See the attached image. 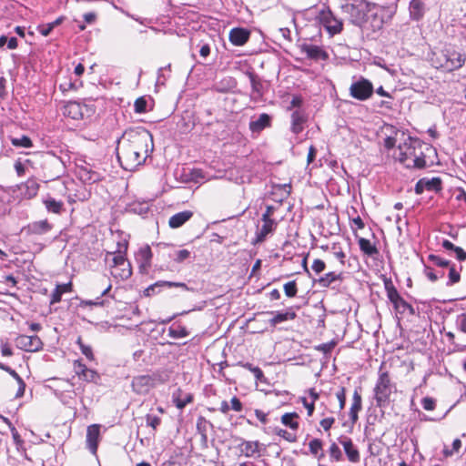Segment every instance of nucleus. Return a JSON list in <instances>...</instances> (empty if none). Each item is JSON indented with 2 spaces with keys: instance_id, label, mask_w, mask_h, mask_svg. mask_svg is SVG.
I'll list each match as a JSON object with an SVG mask.
<instances>
[{
  "instance_id": "obj_37",
  "label": "nucleus",
  "mask_w": 466,
  "mask_h": 466,
  "mask_svg": "<svg viewBox=\"0 0 466 466\" xmlns=\"http://www.w3.org/2000/svg\"><path fill=\"white\" fill-rule=\"evenodd\" d=\"M298 417L299 415L296 412L285 413L281 417V422L291 430L296 431L299 428V422L296 420Z\"/></svg>"
},
{
  "instance_id": "obj_22",
  "label": "nucleus",
  "mask_w": 466,
  "mask_h": 466,
  "mask_svg": "<svg viewBox=\"0 0 466 466\" xmlns=\"http://www.w3.org/2000/svg\"><path fill=\"white\" fill-rule=\"evenodd\" d=\"M193 217V212L190 210H184L182 212H178L172 217H170L168 220V225L171 228H177L183 226L187 221H188Z\"/></svg>"
},
{
  "instance_id": "obj_35",
  "label": "nucleus",
  "mask_w": 466,
  "mask_h": 466,
  "mask_svg": "<svg viewBox=\"0 0 466 466\" xmlns=\"http://www.w3.org/2000/svg\"><path fill=\"white\" fill-rule=\"evenodd\" d=\"M358 242H359L360 250L364 254H366L370 257H373V256L379 254V250L376 248V246L371 244V242L369 239L360 238Z\"/></svg>"
},
{
  "instance_id": "obj_50",
  "label": "nucleus",
  "mask_w": 466,
  "mask_h": 466,
  "mask_svg": "<svg viewBox=\"0 0 466 466\" xmlns=\"http://www.w3.org/2000/svg\"><path fill=\"white\" fill-rule=\"evenodd\" d=\"M446 337L449 339V341L452 344L453 351L462 352L466 350V345H461L454 341L455 336L453 332H446Z\"/></svg>"
},
{
  "instance_id": "obj_8",
  "label": "nucleus",
  "mask_w": 466,
  "mask_h": 466,
  "mask_svg": "<svg viewBox=\"0 0 466 466\" xmlns=\"http://www.w3.org/2000/svg\"><path fill=\"white\" fill-rule=\"evenodd\" d=\"M341 10L353 25H360L365 20V12L360 5L347 2L341 5Z\"/></svg>"
},
{
  "instance_id": "obj_55",
  "label": "nucleus",
  "mask_w": 466,
  "mask_h": 466,
  "mask_svg": "<svg viewBox=\"0 0 466 466\" xmlns=\"http://www.w3.org/2000/svg\"><path fill=\"white\" fill-rule=\"evenodd\" d=\"M311 268L316 274H320L321 272H323L325 270L326 263L319 258H316V259H314V261L311 265Z\"/></svg>"
},
{
  "instance_id": "obj_13",
  "label": "nucleus",
  "mask_w": 466,
  "mask_h": 466,
  "mask_svg": "<svg viewBox=\"0 0 466 466\" xmlns=\"http://www.w3.org/2000/svg\"><path fill=\"white\" fill-rule=\"evenodd\" d=\"M74 370L79 379L86 382L97 383L100 376L99 374L91 369H88L81 360H77L74 361Z\"/></svg>"
},
{
  "instance_id": "obj_23",
  "label": "nucleus",
  "mask_w": 466,
  "mask_h": 466,
  "mask_svg": "<svg viewBox=\"0 0 466 466\" xmlns=\"http://www.w3.org/2000/svg\"><path fill=\"white\" fill-rule=\"evenodd\" d=\"M271 117L269 115L263 113L259 115L258 119L252 120L249 123V128L253 133H259L264 128L270 126Z\"/></svg>"
},
{
  "instance_id": "obj_36",
  "label": "nucleus",
  "mask_w": 466,
  "mask_h": 466,
  "mask_svg": "<svg viewBox=\"0 0 466 466\" xmlns=\"http://www.w3.org/2000/svg\"><path fill=\"white\" fill-rule=\"evenodd\" d=\"M309 448L310 453L317 457L319 460L324 458L325 454L323 452V442L319 439H313L309 443Z\"/></svg>"
},
{
  "instance_id": "obj_57",
  "label": "nucleus",
  "mask_w": 466,
  "mask_h": 466,
  "mask_svg": "<svg viewBox=\"0 0 466 466\" xmlns=\"http://www.w3.org/2000/svg\"><path fill=\"white\" fill-rule=\"evenodd\" d=\"M456 327L461 332L466 333V313H462L457 316Z\"/></svg>"
},
{
  "instance_id": "obj_34",
  "label": "nucleus",
  "mask_w": 466,
  "mask_h": 466,
  "mask_svg": "<svg viewBox=\"0 0 466 466\" xmlns=\"http://www.w3.org/2000/svg\"><path fill=\"white\" fill-rule=\"evenodd\" d=\"M71 287L72 284L70 282L66 284L57 285L51 295L50 303L56 304L60 302L62 295L66 292L71 291Z\"/></svg>"
},
{
  "instance_id": "obj_62",
  "label": "nucleus",
  "mask_w": 466,
  "mask_h": 466,
  "mask_svg": "<svg viewBox=\"0 0 466 466\" xmlns=\"http://www.w3.org/2000/svg\"><path fill=\"white\" fill-rule=\"evenodd\" d=\"M230 403H231V406H230L231 410L238 411V412L242 410L243 405H242L241 401L239 400V399H238L237 397H233L230 400Z\"/></svg>"
},
{
  "instance_id": "obj_56",
  "label": "nucleus",
  "mask_w": 466,
  "mask_h": 466,
  "mask_svg": "<svg viewBox=\"0 0 466 466\" xmlns=\"http://www.w3.org/2000/svg\"><path fill=\"white\" fill-rule=\"evenodd\" d=\"M421 405L426 410H433L436 406V400L431 397H424L421 400Z\"/></svg>"
},
{
  "instance_id": "obj_19",
  "label": "nucleus",
  "mask_w": 466,
  "mask_h": 466,
  "mask_svg": "<svg viewBox=\"0 0 466 466\" xmlns=\"http://www.w3.org/2000/svg\"><path fill=\"white\" fill-rule=\"evenodd\" d=\"M250 36V32L242 27L232 28L229 32L228 38L232 45L241 46L245 45Z\"/></svg>"
},
{
  "instance_id": "obj_15",
  "label": "nucleus",
  "mask_w": 466,
  "mask_h": 466,
  "mask_svg": "<svg viewBox=\"0 0 466 466\" xmlns=\"http://www.w3.org/2000/svg\"><path fill=\"white\" fill-rule=\"evenodd\" d=\"M339 442L342 445L348 460L352 463H358L360 461V455L358 449L354 446L350 438L341 436Z\"/></svg>"
},
{
  "instance_id": "obj_6",
  "label": "nucleus",
  "mask_w": 466,
  "mask_h": 466,
  "mask_svg": "<svg viewBox=\"0 0 466 466\" xmlns=\"http://www.w3.org/2000/svg\"><path fill=\"white\" fill-rule=\"evenodd\" d=\"M317 17L329 35H334L341 32L342 22L338 19L329 8L321 9Z\"/></svg>"
},
{
  "instance_id": "obj_42",
  "label": "nucleus",
  "mask_w": 466,
  "mask_h": 466,
  "mask_svg": "<svg viewBox=\"0 0 466 466\" xmlns=\"http://www.w3.org/2000/svg\"><path fill=\"white\" fill-rule=\"evenodd\" d=\"M169 336L174 339H180L188 336V331L185 327L169 328Z\"/></svg>"
},
{
  "instance_id": "obj_29",
  "label": "nucleus",
  "mask_w": 466,
  "mask_h": 466,
  "mask_svg": "<svg viewBox=\"0 0 466 466\" xmlns=\"http://www.w3.org/2000/svg\"><path fill=\"white\" fill-rule=\"evenodd\" d=\"M80 179L86 183H95L100 179V175L87 167H80L78 170Z\"/></svg>"
},
{
  "instance_id": "obj_20",
  "label": "nucleus",
  "mask_w": 466,
  "mask_h": 466,
  "mask_svg": "<svg viewBox=\"0 0 466 466\" xmlns=\"http://www.w3.org/2000/svg\"><path fill=\"white\" fill-rule=\"evenodd\" d=\"M100 435V428L97 424L90 425L86 431V446L88 450L96 454L98 446V440Z\"/></svg>"
},
{
  "instance_id": "obj_64",
  "label": "nucleus",
  "mask_w": 466,
  "mask_h": 466,
  "mask_svg": "<svg viewBox=\"0 0 466 466\" xmlns=\"http://www.w3.org/2000/svg\"><path fill=\"white\" fill-rule=\"evenodd\" d=\"M454 252L456 253V258L459 261L466 260V252L461 248L456 247Z\"/></svg>"
},
{
  "instance_id": "obj_46",
  "label": "nucleus",
  "mask_w": 466,
  "mask_h": 466,
  "mask_svg": "<svg viewBox=\"0 0 466 466\" xmlns=\"http://www.w3.org/2000/svg\"><path fill=\"white\" fill-rule=\"evenodd\" d=\"M329 453L331 460H334L336 461H339L342 460V452L339 447L335 442L330 444Z\"/></svg>"
},
{
  "instance_id": "obj_41",
  "label": "nucleus",
  "mask_w": 466,
  "mask_h": 466,
  "mask_svg": "<svg viewBox=\"0 0 466 466\" xmlns=\"http://www.w3.org/2000/svg\"><path fill=\"white\" fill-rule=\"evenodd\" d=\"M11 143L13 146L17 147L29 148L33 147L32 140L27 136H23L21 137H12Z\"/></svg>"
},
{
  "instance_id": "obj_63",
  "label": "nucleus",
  "mask_w": 466,
  "mask_h": 466,
  "mask_svg": "<svg viewBox=\"0 0 466 466\" xmlns=\"http://www.w3.org/2000/svg\"><path fill=\"white\" fill-rule=\"evenodd\" d=\"M335 421V419L334 418H325L323 420H320V425L321 427L325 430V431H329L332 424L334 423Z\"/></svg>"
},
{
  "instance_id": "obj_30",
  "label": "nucleus",
  "mask_w": 466,
  "mask_h": 466,
  "mask_svg": "<svg viewBox=\"0 0 466 466\" xmlns=\"http://www.w3.org/2000/svg\"><path fill=\"white\" fill-rule=\"evenodd\" d=\"M23 187L25 197L30 199L37 195L40 185L35 178H30L23 185Z\"/></svg>"
},
{
  "instance_id": "obj_39",
  "label": "nucleus",
  "mask_w": 466,
  "mask_h": 466,
  "mask_svg": "<svg viewBox=\"0 0 466 466\" xmlns=\"http://www.w3.org/2000/svg\"><path fill=\"white\" fill-rule=\"evenodd\" d=\"M160 286H167V287H179V288H182L184 289H187V287L185 283H182V282H170V281H158L157 283H155L154 285L148 287L147 289H146V292H147V295H150V292H154L155 289L157 287H160Z\"/></svg>"
},
{
  "instance_id": "obj_58",
  "label": "nucleus",
  "mask_w": 466,
  "mask_h": 466,
  "mask_svg": "<svg viewBox=\"0 0 466 466\" xmlns=\"http://www.w3.org/2000/svg\"><path fill=\"white\" fill-rule=\"evenodd\" d=\"M331 249L333 250V255L336 258H338L342 266L345 265L344 258H346V254L342 251L340 248L337 247V244H333Z\"/></svg>"
},
{
  "instance_id": "obj_12",
  "label": "nucleus",
  "mask_w": 466,
  "mask_h": 466,
  "mask_svg": "<svg viewBox=\"0 0 466 466\" xmlns=\"http://www.w3.org/2000/svg\"><path fill=\"white\" fill-rule=\"evenodd\" d=\"M155 379L150 375H139L133 378L131 385L135 392L146 394L155 387Z\"/></svg>"
},
{
  "instance_id": "obj_49",
  "label": "nucleus",
  "mask_w": 466,
  "mask_h": 466,
  "mask_svg": "<svg viewBox=\"0 0 466 466\" xmlns=\"http://www.w3.org/2000/svg\"><path fill=\"white\" fill-rule=\"evenodd\" d=\"M173 398L176 407L179 410L184 409L187 404L192 402L193 400V396L191 394H187L184 399L177 398L175 397V395L173 396Z\"/></svg>"
},
{
  "instance_id": "obj_26",
  "label": "nucleus",
  "mask_w": 466,
  "mask_h": 466,
  "mask_svg": "<svg viewBox=\"0 0 466 466\" xmlns=\"http://www.w3.org/2000/svg\"><path fill=\"white\" fill-rule=\"evenodd\" d=\"M362 408V399L358 390H355L352 397V403L350 410V417L352 423H356L359 416L358 413Z\"/></svg>"
},
{
  "instance_id": "obj_27",
  "label": "nucleus",
  "mask_w": 466,
  "mask_h": 466,
  "mask_svg": "<svg viewBox=\"0 0 466 466\" xmlns=\"http://www.w3.org/2000/svg\"><path fill=\"white\" fill-rule=\"evenodd\" d=\"M248 78L250 80L252 94L251 96L254 100H258L263 96V84L259 77L254 73L248 74Z\"/></svg>"
},
{
  "instance_id": "obj_4",
  "label": "nucleus",
  "mask_w": 466,
  "mask_h": 466,
  "mask_svg": "<svg viewBox=\"0 0 466 466\" xmlns=\"http://www.w3.org/2000/svg\"><path fill=\"white\" fill-rule=\"evenodd\" d=\"M237 441L238 443L236 448L248 458H259L266 450L265 445L258 441H246L243 438H238Z\"/></svg>"
},
{
  "instance_id": "obj_32",
  "label": "nucleus",
  "mask_w": 466,
  "mask_h": 466,
  "mask_svg": "<svg viewBox=\"0 0 466 466\" xmlns=\"http://www.w3.org/2000/svg\"><path fill=\"white\" fill-rule=\"evenodd\" d=\"M270 314H274V317L269 319V323L271 326H276L279 323L291 320L296 318V313L294 311H287V312H269Z\"/></svg>"
},
{
  "instance_id": "obj_53",
  "label": "nucleus",
  "mask_w": 466,
  "mask_h": 466,
  "mask_svg": "<svg viewBox=\"0 0 466 466\" xmlns=\"http://www.w3.org/2000/svg\"><path fill=\"white\" fill-rule=\"evenodd\" d=\"M147 102L144 97H138L136 99L134 107L137 113H145L147 111Z\"/></svg>"
},
{
  "instance_id": "obj_43",
  "label": "nucleus",
  "mask_w": 466,
  "mask_h": 466,
  "mask_svg": "<svg viewBox=\"0 0 466 466\" xmlns=\"http://www.w3.org/2000/svg\"><path fill=\"white\" fill-rule=\"evenodd\" d=\"M76 343L79 346L81 352L89 360H94L95 357H94V354H93L92 348L90 346H88V345L84 344L80 337H78V339L76 340Z\"/></svg>"
},
{
  "instance_id": "obj_47",
  "label": "nucleus",
  "mask_w": 466,
  "mask_h": 466,
  "mask_svg": "<svg viewBox=\"0 0 466 466\" xmlns=\"http://www.w3.org/2000/svg\"><path fill=\"white\" fill-rule=\"evenodd\" d=\"M284 292H285V295L289 298H293L297 295V292H298V288H297V283L295 280H292V281H289V282H287L285 285H284Z\"/></svg>"
},
{
  "instance_id": "obj_33",
  "label": "nucleus",
  "mask_w": 466,
  "mask_h": 466,
  "mask_svg": "<svg viewBox=\"0 0 466 466\" xmlns=\"http://www.w3.org/2000/svg\"><path fill=\"white\" fill-rule=\"evenodd\" d=\"M43 203L48 212L54 214H61L64 210V203L62 201H57L53 198H47L44 199Z\"/></svg>"
},
{
  "instance_id": "obj_18",
  "label": "nucleus",
  "mask_w": 466,
  "mask_h": 466,
  "mask_svg": "<svg viewBox=\"0 0 466 466\" xmlns=\"http://www.w3.org/2000/svg\"><path fill=\"white\" fill-rule=\"evenodd\" d=\"M300 48L302 53H304L309 58L313 59L315 61H324L329 58L328 53L325 50H323L320 46L310 44H303Z\"/></svg>"
},
{
  "instance_id": "obj_54",
  "label": "nucleus",
  "mask_w": 466,
  "mask_h": 466,
  "mask_svg": "<svg viewBox=\"0 0 466 466\" xmlns=\"http://www.w3.org/2000/svg\"><path fill=\"white\" fill-rule=\"evenodd\" d=\"M277 434L289 442H295L297 441V436L295 433L289 432L283 429L278 430Z\"/></svg>"
},
{
  "instance_id": "obj_52",
  "label": "nucleus",
  "mask_w": 466,
  "mask_h": 466,
  "mask_svg": "<svg viewBox=\"0 0 466 466\" xmlns=\"http://www.w3.org/2000/svg\"><path fill=\"white\" fill-rule=\"evenodd\" d=\"M190 257V251L187 249H179L175 251L174 260L177 263H181Z\"/></svg>"
},
{
  "instance_id": "obj_44",
  "label": "nucleus",
  "mask_w": 466,
  "mask_h": 466,
  "mask_svg": "<svg viewBox=\"0 0 466 466\" xmlns=\"http://www.w3.org/2000/svg\"><path fill=\"white\" fill-rule=\"evenodd\" d=\"M428 259L432 262L434 265L441 267V268H449L451 263L450 260L444 259L439 256L431 254L428 257Z\"/></svg>"
},
{
  "instance_id": "obj_60",
  "label": "nucleus",
  "mask_w": 466,
  "mask_h": 466,
  "mask_svg": "<svg viewBox=\"0 0 466 466\" xmlns=\"http://www.w3.org/2000/svg\"><path fill=\"white\" fill-rule=\"evenodd\" d=\"M423 272L431 282H435L439 279L438 274L435 273L434 270L429 266H424Z\"/></svg>"
},
{
  "instance_id": "obj_9",
  "label": "nucleus",
  "mask_w": 466,
  "mask_h": 466,
  "mask_svg": "<svg viewBox=\"0 0 466 466\" xmlns=\"http://www.w3.org/2000/svg\"><path fill=\"white\" fill-rule=\"evenodd\" d=\"M15 345L22 350L34 352L42 349L43 342L36 335H19L15 339Z\"/></svg>"
},
{
  "instance_id": "obj_11",
  "label": "nucleus",
  "mask_w": 466,
  "mask_h": 466,
  "mask_svg": "<svg viewBox=\"0 0 466 466\" xmlns=\"http://www.w3.org/2000/svg\"><path fill=\"white\" fill-rule=\"evenodd\" d=\"M90 108L86 105H81L76 101H69L64 106L63 114L72 119H82L86 114L90 113Z\"/></svg>"
},
{
  "instance_id": "obj_14",
  "label": "nucleus",
  "mask_w": 466,
  "mask_h": 466,
  "mask_svg": "<svg viewBox=\"0 0 466 466\" xmlns=\"http://www.w3.org/2000/svg\"><path fill=\"white\" fill-rule=\"evenodd\" d=\"M441 185L442 181L440 177H423L416 183L414 190L418 195L422 194L425 189L429 191L440 192L442 189Z\"/></svg>"
},
{
  "instance_id": "obj_3",
  "label": "nucleus",
  "mask_w": 466,
  "mask_h": 466,
  "mask_svg": "<svg viewBox=\"0 0 466 466\" xmlns=\"http://www.w3.org/2000/svg\"><path fill=\"white\" fill-rule=\"evenodd\" d=\"M393 388L394 386L390 381L389 372L383 370V364H381L379 370V378L374 388V398L377 406L383 407L389 402Z\"/></svg>"
},
{
  "instance_id": "obj_61",
  "label": "nucleus",
  "mask_w": 466,
  "mask_h": 466,
  "mask_svg": "<svg viewBox=\"0 0 466 466\" xmlns=\"http://www.w3.org/2000/svg\"><path fill=\"white\" fill-rule=\"evenodd\" d=\"M461 447V441L459 439H455L452 442L451 451H444L446 456H451L454 452H458Z\"/></svg>"
},
{
  "instance_id": "obj_10",
  "label": "nucleus",
  "mask_w": 466,
  "mask_h": 466,
  "mask_svg": "<svg viewBox=\"0 0 466 466\" xmlns=\"http://www.w3.org/2000/svg\"><path fill=\"white\" fill-rule=\"evenodd\" d=\"M448 64L445 65V72H452L463 66L466 61V56L452 48H446V58Z\"/></svg>"
},
{
  "instance_id": "obj_5",
  "label": "nucleus",
  "mask_w": 466,
  "mask_h": 466,
  "mask_svg": "<svg viewBox=\"0 0 466 466\" xmlns=\"http://www.w3.org/2000/svg\"><path fill=\"white\" fill-rule=\"evenodd\" d=\"M373 92L374 88L372 83L364 77H360L359 80L353 82L350 87V95L360 101L369 99Z\"/></svg>"
},
{
  "instance_id": "obj_24",
  "label": "nucleus",
  "mask_w": 466,
  "mask_h": 466,
  "mask_svg": "<svg viewBox=\"0 0 466 466\" xmlns=\"http://www.w3.org/2000/svg\"><path fill=\"white\" fill-rule=\"evenodd\" d=\"M263 225L257 232V242H263L266 237L274 231L277 227V222L273 218H268L266 220H262Z\"/></svg>"
},
{
  "instance_id": "obj_21",
  "label": "nucleus",
  "mask_w": 466,
  "mask_h": 466,
  "mask_svg": "<svg viewBox=\"0 0 466 466\" xmlns=\"http://www.w3.org/2000/svg\"><path fill=\"white\" fill-rule=\"evenodd\" d=\"M307 116L303 111L295 110L291 114V131L298 135L304 129Z\"/></svg>"
},
{
  "instance_id": "obj_1",
  "label": "nucleus",
  "mask_w": 466,
  "mask_h": 466,
  "mask_svg": "<svg viewBox=\"0 0 466 466\" xmlns=\"http://www.w3.org/2000/svg\"><path fill=\"white\" fill-rule=\"evenodd\" d=\"M153 149L151 133L138 127L126 130L117 140L116 156L124 169L133 171L145 163Z\"/></svg>"
},
{
  "instance_id": "obj_45",
  "label": "nucleus",
  "mask_w": 466,
  "mask_h": 466,
  "mask_svg": "<svg viewBox=\"0 0 466 466\" xmlns=\"http://www.w3.org/2000/svg\"><path fill=\"white\" fill-rule=\"evenodd\" d=\"M461 279L460 273L455 269V266L452 264L449 267V281L447 286H452L458 283Z\"/></svg>"
},
{
  "instance_id": "obj_7",
  "label": "nucleus",
  "mask_w": 466,
  "mask_h": 466,
  "mask_svg": "<svg viewBox=\"0 0 466 466\" xmlns=\"http://www.w3.org/2000/svg\"><path fill=\"white\" fill-rule=\"evenodd\" d=\"M385 289L387 291L388 299L393 304L396 309H401L402 311L410 309L411 313L413 312V308L411 305H410L400 297L397 289L393 286L391 280L385 281Z\"/></svg>"
},
{
  "instance_id": "obj_28",
  "label": "nucleus",
  "mask_w": 466,
  "mask_h": 466,
  "mask_svg": "<svg viewBox=\"0 0 466 466\" xmlns=\"http://www.w3.org/2000/svg\"><path fill=\"white\" fill-rule=\"evenodd\" d=\"M113 266H127V268H122V273L120 274V277L122 279H127L131 276L130 265L129 263H127L125 257L121 253L115 255L113 257Z\"/></svg>"
},
{
  "instance_id": "obj_59",
  "label": "nucleus",
  "mask_w": 466,
  "mask_h": 466,
  "mask_svg": "<svg viewBox=\"0 0 466 466\" xmlns=\"http://www.w3.org/2000/svg\"><path fill=\"white\" fill-rule=\"evenodd\" d=\"M336 397L339 403V409L343 410L346 404V389L344 387L339 388L336 392Z\"/></svg>"
},
{
  "instance_id": "obj_31",
  "label": "nucleus",
  "mask_w": 466,
  "mask_h": 466,
  "mask_svg": "<svg viewBox=\"0 0 466 466\" xmlns=\"http://www.w3.org/2000/svg\"><path fill=\"white\" fill-rule=\"evenodd\" d=\"M446 58V48L438 53H433L431 58L432 66L436 69L445 71V65L448 64Z\"/></svg>"
},
{
  "instance_id": "obj_51",
  "label": "nucleus",
  "mask_w": 466,
  "mask_h": 466,
  "mask_svg": "<svg viewBox=\"0 0 466 466\" xmlns=\"http://www.w3.org/2000/svg\"><path fill=\"white\" fill-rule=\"evenodd\" d=\"M209 422L203 417L199 416L197 420L198 431L206 438L207 427Z\"/></svg>"
},
{
  "instance_id": "obj_2",
  "label": "nucleus",
  "mask_w": 466,
  "mask_h": 466,
  "mask_svg": "<svg viewBox=\"0 0 466 466\" xmlns=\"http://www.w3.org/2000/svg\"><path fill=\"white\" fill-rule=\"evenodd\" d=\"M398 159L406 167L421 169L426 167V160L421 150V143L418 138L408 137L399 145Z\"/></svg>"
},
{
  "instance_id": "obj_48",
  "label": "nucleus",
  "mask_w": 466,
  "mask_h": 466,
  "mask_svg": "<svg viewBox=\"0 0 466 466\" xmlns=\"http://www.w3.org/2000/svg\"><path fill=\"white\" fill-rule=\"evenodd\" d=\"M146 423L147 426L151 427L154 431H156L161 423V419L158 416L153 414H147Z\"/></svg>"
},
{
  "instance_id": "obj_40",
  "label": "nucleus",
  "mask_w": 466,
  "mask_h": 466,
  "mask_svg": "<svg viewBox=\"0 0 466 466\" xmlns=\"http://www.w3.org/2000/svg\"><path fill=\"white\" fill-rule=\"evenodd\" d=\"M7 373H9L18 383V390H17V392L15 394V398L23 397L24 394H25V381L18 375V373L15 370H13V369H10V370Z\"/></svg>"
},
{
  "instance_id": "obj_16",
  "label": "nucleus",
  "mask_w": 466,
  "mask_h": 466,
  "mask_svg": "<svg viewBox=\"0 0 466 466\" xmlns=\"http://www.w3.org/2000/svg\"><path fill=\"white\" fill-rule=\"evenodd\" d=\"M52 228L53 225L50 224L47 219H43L29 223L23 230L28 235H44L48 233Z\"/></svg>"
},
{
  "instance_id": "obj_25",
  "label": "nucleus",
  "mask_w": 466,
  "mask_h": 466,
  "mask_svg": "<svg viewBox=\"0 0 466 466\" xmlns=\"http://www.w3.org/2000/svg\"><path fill=\"white\" fill-rule=\"evenodd\" d=\"M410 15L413 20H420L425 14V4L422 0H411L410 3Z\"/></svg>"
},
{
  "instance_id": "obj_17",
  "label": "nucleus",
  "mask_w": 466,
  "mask_h": 466,
  "mask_svg": "<svg viewBox=\"0 0 466 466\" xmlns=\"http://www.w3.org/2000/svg\"><path fill=\"white\" fill-rule=\"evenodd\" d=\"M343 273L339 272L337 273L335 271H330L326 273L324 276H321L319 279H316L315 282L320 287V288H336L337 282H342L343 280Z\"/></svg>"
},
{
  "instance_id": "obj_38",
  "label": "nucleus",
  "mask_w": 466,
  "mask_h": 466,
  "mask_svg": "<svg viewBox=\"0 0 466 466\" xmlns=\"http://www.w3.org/2000/svg\"><path fill=\"white\" fill-rule=\"evenodd\" d=\"M152 252L148 246L141 248L137 254V259L140 261L142 267H147L150 264Z\"/></svg>"
}]
</instances>
